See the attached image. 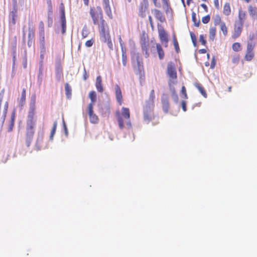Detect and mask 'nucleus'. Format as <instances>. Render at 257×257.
Segmentation results:
<instances>
[{"instance_id": "1", "label": "nucleus", "mask_w": 257, "mask_h": 257, "mask_svg": "<svg viewBox=\"0 0 257 257\" xmlns=\"http://www.w3.org/2000/svg\"><path fill=\"white\" fill-rule=\"evenodd\" d=\"M116 116L119 128L122 130L124 126V122L126 125L131 127L132 126L130 121V111L128 108L122 107L121 111H117Z\"/></svg>"}, {"instance_id": "2", "label": "nucleus", "mask_w": 257, "mask_h": 257, "mask_svg": "<svg viewBox=\"0 0 257 257\" xmlns=\"http://www.w3.org/2000/svg\"><path fill=\"white\" fill-rule=\"evenodd\" d=\"M36 114V96H32L30 102V107L27 116V124L35 125L37 118Z\"/></svg>"}, {"instance_id": "3", "label": "nucleus", "mask_w": 257, "mask_h": 257, "mask_svg": "<svg viewBox=\"0 0 257 257\" xmlns=\"http://www.w3.org/2000/svg\"><path fill=\"white\" fill-rule=\"evenodd\" d=\"M167 73L169 76L168 85L172 86L177 82V71L174 64L172 62H170L167 65Z\"/></svg>"}, {"instance_id": "4", "label": "nucleus", "mask_w": 257, "mask_h": 257, "mask_svg": "<svg viewBox=\"0 0 257 257\" xmlns=\"http://www.w3.org/2000/svg\"><path fill=\"white\" fill-rule=\"evenodd\" d=\"M155 105L145 104L143 106V116L144 120L149 123L155 118L154 112Z\"/></svg>"}, {"instance_id": "5", "label": "nucleus", "mask_w": 257, "mask_h": 257, "mask_svg": "<svg viewBox=\"0 0 257 257\" xmlns=\"http://www.w3.org/2000/svg\"><path fill=\"white\" fill-rule=\"evenodd\" d=\"M3 97V93H0V129L2 128L4 125L9 108V102L8 101H6L4 105L3 111H1V106Z\"/></svg>"}, {"instance_id": "6", "label": "nucleus", "mask_w": 257, "mask_h": 257, "mask_svg": "<svg viewBox=\"0 0 257 257\" xmlns=\"http://www.w3.org/2000/svg\"><path fill=\"white\" fill-rule=\"evenodd\" d=\"M94 25L97 26L98 29L99 34L104 33L109 30L108 26L104 19L103 16L93 21Z\"/></svg>"}, {"instance_id": "7", "label": "nucleus", "mask_w": 257, "mask_h": 257, "mask_svg": "<svg viewBox=\"0 0 257 257\" xmlns=\"http://www.w3.org/2000/svg\"><path fill=\"white\" fill-rule=\"evenodd\" d=\"M35 125L27 124L26 142L28 147H29L35 133Z\"/></svg>"}, {"instance_id": "8", "label": "nucleus", "mask_w": 257, "mask_h": 257, "mask_svg": "<svg viewBox=\"0 0 257 257\" xmlns=\"http://www.w3.org/2000/svg\"><path fill=\"white\" fill-rule=\"evenodd\" d=\"M255 44L253 42H248L246 46V53L244 56V59L247 61H250L254 56L253 49Z\"/></svg>"}, {"instance_id": "9", "label": "nucleus", "mask_w": 257, "mask_h": 257, "mask_svg": "<svg viewBox=\"0 0 257 257\" xmlns=\"http://www.w3.org/2000/svg\"><path fill=\"white\" fill-rule=\"evenodd\" d=\"M89 13L92 22L103 16L102 10L100 6L90 8Z\"/></svg>"}, {"instance_id": "10", "label": "nucleus", "mask_w": 257, "mask_h": 257, "mask_svg": "<svg viewBox=\"0 0 257 257\" xmlns=\"http://www.w3.org/2000/svg\"><path fill=\"white\" fill-rule=\"evenodd\" d=\"M159 37L160 41L162 43H165V47H167V43L169 41L168 36L167 33L166 32L163 26L161 24H158L157 25Z\"/></svg>"}, {"instance_id": "11", "label": "nucleus", "mask_w": 257, "mask_h": 257, "mask_svg": "<svg viewBox=\"0 0 257 257\" xmlns=\"http://www.w3.org/2000/svg\"><path fill=\"white\" fill-rule=\"evenodd\" d=\"M243 24L241 22H234L233 31L231 36L232 39H236L238 38L242 31Z\"/></svg>"}, {"instance_id": "12", "label": "nucleus", "mask_w": 257, "mask_h": 257, "mask_svg": "<svg viewBox=\"0 0 257 257\" xmlns=\"http://www.w3.org/2000/svg\"><path fill=\"white\" fill-rule=\"evenodd\" d=\"M149 8V1L148 0H142L140 3L139 6V15L142 17L144 18L146 16V12Z\"/></svg>"}, {"instance_id": "13", "label": "nucleus", "mask_w": 257, "mask_h": 257, "mask_svg": "<svg viewBox=\"0 0 257 257\" xmlns=\"http://www.w3.org/2000/svg\"><path fill=\"white\" fill-rule=\"evenodd\" d=\"M87 110L90 122L94 124L97 123L99 121V118L97 115L94 113L93 107H92L91 104H88Z\"/></svg>"}, {"instance_id": "14", "label": "nucleus", "mask_w": 257, "mask_h": 257, "mask_svg": "<svg viewBox=\"0 0 257 257\" xmlns=\"http://www.w3.org/2000/svg\"><path fill=\"white\" fill-rule=\"evenodd\" d=\"M35 36V29L33 22L29 21L28 23V45L30 46L32 43V41Z\"/></svg>"}, {"instance_id": "15", "label": "nucleus", "mask_w": 257, "mask_h": 257, "mask_svg": "<svg viewBox=\"0 0 257 257\" xmlns=\"http://www.w3.org/2000/svg\"><path fill=\"white\" fill-rule=\"evenodd\" d=\"M100 38L102 39V40L106 43L107 44L108 47L110 49H112L113 48V44L111 42L110 37L109 35V30L108 31L105 32V33H102L99 34Z\"/></svg>"}, {"instance_id": "16", "label": "nucleus", "mask_w": 257, "mask_h": 257, "mask_svg": "<svg viewBox=\"0 0 257 257\" xmlns=\"http://www.w3.org/2000/svg\"><path fill=\"white\" fill-rule=\"evenodd\" d=\"M152 13L153 14L154 17L161 23H164L166 22V18L163 14V12L160 10L157 9H153L151 10Z\"/></svg>"}, {"instance_id": "17", "label": "nucleus", "mask_w": 257, "mask_h": 257, "mask_svg": "<svg viewBox=\"0 0 257 257\" xmlns=\"http://www.w3.org/2000/svg\"><path fill=\"white\" fill-rule=\"evenodd\" d=\"M103 9L106 15L110 18H112V14L111 8L109 5V0H102Z\"/></svg>"}, {"instance_id": "18", "label": "nucleus", "mask_w": 257, "mask_h": 257, "mask_svg": "<svg viewBox=\"0 0 257 257\" xmlns=\"http://www.w3.org/2000/svg\"><path fill=\"white\" fill-rule=\"evenodd\" d=\"M39 28L41 30V34L42 39L41 40V45L42 49L43 50V53L45 52V37H44V24L42 21H40L39 24Z\"/></svg>"}, {"instance_id": "19", "label": "nucleus", "mask_w": 257, "mask_h": 257, "mask_svg": "<svg viewBox=\"0 0 257 257\" xmlns=\"http://www.w3.org/2000/svg\"><path fill=\"white\" fill-rule=\"evenodd\" d=\"M115 92L117 101L121 105L122 103V95L120 88L117 84L115 86Z\"/></svg>"}, {"instance_id": "20", "label": "nucleus", "mask_w": 257, "mask_h": 257, "mask_svg": "<svg viewBox=\"0 0 257 257\" xmlns=\"http://www.w3.org/2000/svg\"><path fill=\"white\" fill-rule=\"evenodd\" d=\"M95 87L98 92H102L103 91V88L102 84V78L100 75H98L96 77Z\"/></svg>"}, {"instance_id": "21", "label": "nucleus", "mask_w": 257, "mask_h": 257, "mask_svg": "<svg viewBox=\"0 0 257 257\" xmlns=\"http://www.w3.org/2000/svg\"><path fill=\"white\" fill-rule=\"evenodd\" d=\"M156 49L159 59H163L165 56V52L161 45L160 43L156 44Z\"/></svg>"}, {"instance_id": "22", "label": "nucleus", "mask_w": 257, "mask_h": 257, "mask_svg": "<svg viewBox=\"0 0 257 257\" xmlns=\"http://www.w3.org/2000/svg\"><path fill=\"white\" fill-rule=\"evenodd\" d=\"M162 107L165 113H167L169 109V102L168 97L163 98L162 100Z\"/></svg>"}, {"instance_id": "23", "label": "nucleus", "mask_w": 257, "mask_h": 257, "mask_svg": "<svg viewBox=\"0 0 257 257\" xmlns=\"http://www.w3.org/2000/svg\"><path fill=\"white\" fill-rule=\"evenodd\" d=\"M155 98V91L154 89L152 90L149 95L148 100L145 101V104L155 105L154 99Z\"/></svg>"}, {"instance_id": "24", "label": "nucleus", "mask_w": 257, "mask_h": 257, "mask_svg": "<svg viewBox=\"0 0 257 257\" xmlns=\"http://www.w3.org/2000/svg\"><path fill=\"white\" fill-rule=\"evenodd\" d=\"M246 18V13L245 11H242L241 9L239 10L238 12V20L236 21V22H241L243 24L244 21Z\"/></svg>"}, {"instance_id": "25", "label": "nucleus", "mask_w": 257, "mask_h": 257, "mask_svg": "<svg viewBox=\"0 0 257 257\" xmlns=\"http://www.w3.org/2000/svg\"><path fill=\"white\" fill-rule=\"evenodd\" d=\"M148 46L149 44L148 42L144 41L141 44L142 50L144 52H145V57L146 58L148 57L150 55L149 52Z\"/></svg>"}, {"instance_id": "26", "label": "nucleus", "mask_w": 257, "mask_h": 257, "mask_svg": "<svg viewBox=\"0 0 257 257\" xmlns=\"http://www.w3.org/2000/svg\"><path fill=\"white\" fill-rule=\"evenodd\" d=\"M195 86L198 89L200 93L205 97L206 98L207 96V93L204 89V88L198 83H196L195 84Z\"/></svg>"}, {"instance_id": "27", "label": "nucleus", "mask_w": 257, "mask_h": 257, "mask_svg": "<svg viewBox=\"0 0 257 257\" xmlns=\"http://www.w3.org/2000/svg\"><path fill=\"white\" fill-rule=\"evenodd\" d=\"M26 96V89L25 88H24L22 90L21 98L19 101V105L21 107L23 106L25 103Z\"/></svg>"}, {"instance_id": "28", "label": "nucleus", "mask_w": 257, "mask_h": 257, "mask_svg": "<svg viewBox=\"0 0 257 257\" xmlns=\"http://www.w3.org/2000/svg\"><path fill=\"white\" fill-rule=\"evenodd\" d=\"M223 14L226 16H229L231 14V9L229 3H226L224 4L223 9Z\"/></svg>"}, {"instance_id": "29", "label": "nucleus", "mask_w": 257, "mask_h": 257, "mask_svg": "<svg viewBox=\"0 0 257 257\" xmlns=\"http://www.w3.org/2000/svg\"><path fill=\"white\" fill-rule=\"evenodd\" d=\"M89 97L91 99V102L89 104H92V107H93L94 103L96 101V94L94 91H91L89 92Z\"/></svg>"}, {"instance_id": "30", "label": "nucleus", "mask_w": 257, "mask_h": 257, "mask_svg": "<svg viewBox=\"0 0 257 257\" xmlns=\"http://www.w3.org/2000/svg\"><path fill=\"white\" fill-rule=\"evenodd\" d=\"M216 33V29L215 27H211L209 29V39L210 40L213 41Z\"/></svg>"}, {"instance_id": "31", "label": "nucleus", "mask_w": 257, "mask_h": 257, "mask_svg": "<svg viewBox=\"0 0 257 257\" xmlns=\"http://www.w3.org/2000/svg\"><path fill=\"white\" fill-rule=\"evenodd\" d=\"M192 16V20L194 23V25L195 27H198L200 25V20L199 19H197L196 14L195 12H193L191 14Z\"/></svg>"}, {"instance_id": "32", "label": "nucleus", "mask_w": 257, "mask_h": 257, "mask_svg": "<svg viewBox=\"0 0 257 257\" xmlns=\"http://www.w3.org/2000/svg\"><path fill=\"white\" fill-rule=\"evenodd\" d=\"M224 22L222 21L221 17L219 15H216L214 18V24L215 26L221 25Z\"/></svg>"}, {"instance_id": "33", "label": "nucleus", "mask_w": 257, "mask_h": 257, "mask_svg": "<svg viewBox=\"0 0 257 257\" xmlns=\"http://www.w3.org/2000/svg\"><path fill=\"white\" fill-rule=\"evenodd\" d=\"M61 19H62L61 25H62V33H64L66 31V19H65V13H64V11H63V12H62Z\"/></svg>"}, {"instance_id": "34", "label": "nucleus", "mask_w": 257, "mask_h": 257, "mask_svg": "<svg viewBox=\"0 0 257 257\" xmlns=\"http://www.w3.org/2000/svg\"><path fill=\"white\" fill-rule=\"evenodd\" d=\"M220 29L224 36L225 37L228 35V29L225 22L221 23V25H220Z\"/></svg>"}, {"instance_id": "35", "label": "nucleus", "mask_w": 257, "mask_h": 257, "mask_svg": "<svg viewBox=\"0 0 257 257\" xmlns=\"http://www.w3.org/2000/svg\"><path fill=\"white\" fill-rule=\"evenodd\" d=\"M169 87L170 91L172 92V97L173 98V99H174V100L175 101L177 102L178 99V97L177 92L175 90V89L174 87V85H172V86H169Z\"/></svg>"}, {"instance_id": "36", "label": "nucleus", "mask_w": 257, "mask_h": 257, "mask_svg": "<svg viewBox=\"0 0 257 257\" xmlns=\"http://www.w3.org/2000/svg\"><path fill=\"white\" fill-rule=\"evenodd\" d=\"M173 43L176 53H179L180 51L179 46L177 38L175 36L173 37Z\"/></svg>"}, {"instance_id": "37", "label": "nucleus", "mask_w": 257, "mask_h": 257, "mask_svg": "<svg viewBox=\"0 0 257 257\" xmlns=\"http://www.w3.org/2000/svg\"><path fill=\"white\" fill-rule=\"evenodd\" d=\"M65 89L66 95L68 98H70L71 95V88L68 83H66L65 85Z\"/></svg>"}, {"instance_id": "38", "label": "nucleus", "mask_w": 257, "mask_h": 257, "mask_svg": "<svg viewBox=\"0 0 257 257\" xmlns=\"http://www.w3.org/2000/svg\"><path fill=\"white\" fill-rule=\"evenodd\" d=\"M241 44L238 42L234 43L232 45V50L235 52H238L241 50Z\"/></svg>"}, {"instance_id": "39", "label": "nucleus", "mask_w": 257, "mask_h": 257, "mask_svg": "<svg viewBox=\"0 0 257 257\" xmlns=\"http://www.w3.org/2000/svg\"><path fill=\"white\" fill-rule=\"evenodd\" d=\"M57 121H55L53 123V127H52V130L51 132V134H50V139L51 140L53 139L54 135L55 134L56 128H57Z\"/></svg>"}, {"instance_id": "40", "label": "nucleus", "mask_w": 257, "mask_h": 257, "mask_svg": "<svg viewBox=\"0 0 257 257\" xmlns=\"http://www.w3.org/2000/svg\"><path fill=\"white\" fill-rule=\"evenodd\" d=\"M240 56L238 54H235L233 56L231 61L233 64H238L239 61Z\"/></svg>"}, {"instance_id": "41", "label": "nucleus", "mask_w": 257, "mask_h": 257, "mask_svg": "<svg viewBox=\"0 0 257 257\" xmlns=\"http://www.w3.org/2000/svg\"><path fill=\"white\" fill-rule=\"evenodd\" d=\"M181 93L184 96V98L185 99H187L188 98V96H187V92H186V88L184 86H183L181 88Z\"/></svg>"}, {"instance_id": "42", "label": "nucleus", "mask_w": 257, "mask_h": 257, "mask_svg": "<svg viewBox=\"0 0 257 257\" xmlns=\"http://www.w3.org/2000/svg\"><path fill=\"white\" fill-rule=\"evenodd\" d=\"M210 16L208 15L205 17H203L202 18V22L203 23L206 24H207L208 23H209V22L210 21Z\"/></svg>"}, {"instance_id": "43", "label": "nucleus", "mask_w": 257, "mask_h": 257, "mask_svg": "<svg viewBox=\"0 0 257 257\" xmlns=\"http://www.w3.org/2000/svg\"><path fill=\"white\" fill-rule=\"evenodd\" d=\"M88 34V31L86 28H83L82 31V37L83 38H85L87 37Z\"/></svg>"}, {"instance_id": "44", "label": "nucleus", "mask_w": 257, "mask_h": 257, "mask_svg": "<svg viewBox=\"0 0 257 257\" xmlns=\"http://www.w3.org/2000/svg\"><path fill=\"white\" fill-rule=\"evenodd\" d=\"M190 36H191V39H192V41L194 46H196V44H197V40H196V38L195 35H194V34L193 33L191 32Z\"/></svg>"}, {"instance_id": "45", "label": "nucleus", "mask_w": 257, "mask_h": 257, "mask_svg": "<svg viewBox=\"0 0 257 257\" xmlns=\"http://www.w3.org/2000/svg\"><path fill=\"white\" fill-rule=\"evenodd\" d=\"M199 41L202 45L205 46L206 44V41L205 39L204 36L203 35H201L199 36Z\"/></svg>"}, {"instance_id": "46", "label": "nucleus", "mask_w": 257, "mask_h": 257, "mask_svg": "<svg viewBox=\"0 0 257 257\" xmlns=\"http://www.w3.org/2000/svg\"><path fill=\"white\" fill-rule=\"evenodd\" d=\"M94 43V40L93 39L87 40L85 43V46L87 47H90L92 46Z\"/></svg>"}, {"instance_id": "47", "label": "nucleus", "mask_w": 257, "mask_h": 257, "mask_svg": "<svg viewBox=\"0 0 257 257\" xmlns=\"http://www.w3.org/2000/svg\"><path fill=\"white\" fill-rule=\"evenodd\" d=\"M122 62L124 66H125L127 63V56L126 55H122Z\"/></svg>"}, {"instance_id": "48", "label": "nucleus", "mask_w": 257, "mask_h": 257, "mask_svg": "<svg viewBox=\"0 0 257 257\" xmlns=\"http://www.w3.org/2000/svg\"><path fill=\"white\" fill-rule=\"evenodd\" d=\"M148 18H149V21L150 26H151L152 29L153 30L154 29V25L153 18L151 16H149Z\"/></svg>"}, {"instance_id": "49", "label": "nucleus", "mask_w": 257, "mask_h": 257, "mask_svg": "<svg viewBox=\"0 0 257 257\" xmlns=\"http://www.w3.org/2000/svg\"><path fill=\"white\" fill-rule=\"evenodd\" d=\"M162 1L163 3H164V4L167 8V9H171V7H170V4L169 0H162Z\"/></svg>"}, {"instance_id": "50", "label": "nucleus", "mask_w": 257, "mask_h": 257, "mask_svg": "<svg viewBox=\"0 0 257 257\" xmlns=\"http://www.w3.org/2000/svg\"><path fill=\"white\" fill-rule=\"evenodd\" d=\"M181 105L182 107V109L184 111H186L187 110V106H186V102L185 100H183L181 102Z\"/></svg>"}, {"instance_id": "51", "label": "nucleus", "mask_w": 257, "mask_h": 257, "mask_svg": "<svg viewBox=\"0 0 257 257\" xmlns=\"http://www.w3.org/2000/svg\"><path fill=\"white\" fill-rule=\"evenodd\" d=\"M15 114H16L15 110H14L12 114V115H11V118L10 122H13V123H15Z\"/></svg>"}, {"instance_id": "52", "label": "nucleus", "mask_w": 257, "mask_h": 257, "mask_svg": "<svg viewBox=\"0 0 257 257\" xmlns=\"http://www.w3.org/2000/svg\"><path fill=\"white\" fill-rule=\"evenodd\" d=\"M14 123H13V122H10L9 126V128H8V132L12 131L14 126Z\"/></svg>"}, {"instance_id": "53", "label": "nucleus", "mask_w": 257, "mask_h": 257, "mask_svg": "<svg viewBox=\"0 0 257 257\" xmlns=\"http://www.w3.org/2000/svg\"><path fill=\"white\" fill-rule=\"evenodd\" d=\"M121 52H122V55L123 54H124V55H126V48L122 46V45H121Z\"/></svg>"}, {"instance_id": "54", "label": "nucleus", "mask_w": 257, "mask_h": 257, "mask_svg": "<svg viewBox=\"0 0 257 257\" xmlns=\"http://www.w3.org/2000/svg\"><path fill=\"white\" fill-rule=\"evenodd\" d=\"M215 65V60L214 57H213L212 58V61H211V63L210 67L211 68H213L214 67Z\"/></svg>"}, {"instance_id": "55", "label": "nucleus", "mask_w": 257, "mask_h": 257, "mask_svg": "<svg viewBox=\"0 0 257 257\" xmlns=\"http://www.w3.org/2000/svg\"><path fill=\"white\" fill-rule=\"evenodd\" d=\"M88 77H89V76H88V74L87 73L86 71L85 70L84 74H83V79L84 80H86L88 78Z\"/></svg>"}, {"instance_id": "56", "label": "nucleus", "mask_w": 257, "mask_h": 257, "mask_svg": "<svg viewBox=\"0 0 257 257\" xmlns=\"http://www.w3.org/2000/svg\"><path fill=\"white\" fill-rule=\"evenodd\" d=\"M214 5H215V7L217 9H219V5L218 0H214Z\"/></svg>"}, {"instance_id": "57", "label": "nucleus", "mask_w": 257, "mask_h": 257, "mask_svg": "<svg viewBox=\"0 0 257 257\" xmlns=\"http://www.w3.org/2000/svg\"><path fill=\"white\" fill-rule=\"evenodd\" d=\"M201 7H202L204 9V10L206 12L208 11V8H207V6L205 4H202L201 5Z\"/></svg>"}, {"instance_id": "58", "label": "nucleus", "mask_w": 257, "mask_h": 257, "mask_svg": "<svg viewBox=\"0 0 257 257\" xmlns=\"http://www.w3.org/2000/svg\"><path fill=\"white\" fill-rule=\"evenodd\" d=\"M254 38V34H250L249 36V39L250 41H252Z\"/></svg>"}, {"instance_id": "59", "label": "nucleus", "mask_w": 257, "mask_h": 257, "mask_svg": "<svg viewBox=\"0 0 257 257\" xmlns=\"http://www.w3.org/2000/svg\"><path fill=\"white\" fill-rule=\"evenodd\" d=\"M199 53H201V54H205L206 53V50L205 49H200L199 50Z\"/></svg>"}, {"instance_id": "60", "label": "nucleus", "mask_w": 257, "mask_h": 257, "mask_svg": "<svg viewBox=\"0 0 257 257\" xmlns=\"http://www.w3.org/2000/svg\"><path fill=\"white\" fill-rule=\"evenodd\" d=\"M64 130H65V134L66 136H67L68 135V131H67V128L65 124V123H64Z\"/></svg>"}, {"instance_id": "61", "label": "nucleus", "mask_w": 257, "mask_h": 257, "mask_svg": "<svg viewBox=\"0 0 257 257\" xmlns=\"http://www.w3.org/2000/svg\"><path fill=\"white\" fill-rule=\"evenodd\" d=\"M23 66H24V68H27V59H25V62H24V63L23 64Z\"/></svg>"}, {"instance_id": "62", "label": "nucleus", "mask_w": 257, "mask_h": 257, "mask_svg": "<svg viewBox=\"0 0 257 257\" xmlns=\"http://www.w3.org/2000/svg\"><path fill=\"white\" fill-rule=\"evenodd\" d=\"M84 3L85 5L87 6L89 3V0H83Z\"/></svg>"}, {"instance_id": "63", "label": "nucleus", "mask_w": 257, "mask_h": 257, "mask_svg": "<svg viewBox=\"0 0 257 257\" xmlns=\"http://www.w3.org/2000/svg\"><path fill=\"white\" fill-rule=\"evenodd\" d=\"M153 3L155 6H157V0H153Z\"/></svg>"}, {"instance_id": "64", "label": "nucleus", "mask_w": 257, "mask_h": 257, "mask_svg": "<svg viewBox=\"0 0 257 257\" xmlns=\"http://www.w3.org/2000/svg\"><path fill=\"white\" fill-rule=\"evenodd\" d=\"M228 91H229V92H231V86H229V87L228 88Z\"/></svg>"}]
</instances>
